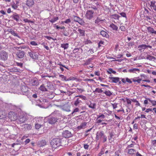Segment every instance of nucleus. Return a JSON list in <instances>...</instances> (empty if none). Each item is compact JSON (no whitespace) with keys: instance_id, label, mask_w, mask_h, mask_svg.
<instances>
[{"instance_id":"obj_34","label":"nucleus","mask_w":156,"mask_h":156,"mask_svg":"<svg viewBox=\"0 0 156 156\" xmlns=\"http://www.w3.org/2000/svg\"><path fill=\"white\" fill-rule=\"evenodd\" d=\"M104 93L106 95L109 97L111 96L112 94V93L109 90L105 91Z\"/></svg>"},{"instance_id":"obj_52","label":"nucleus","mask_w":156,"mask_h":156,"mask_svg":"<svg viewBox=\"0 0 156 156\" xmlns=\"http://www.w3.org/2000/svg\"><path fill=\"white\" fill-rule=\"evenodd\" d=\"M76 97H79L80 98H81L83 100H86V97L85 96L83 95H78Z\"/></svg>"},{"instance_id":"obj_17","label":"nucleus","mask_w":156,"mask_h":156,"mask_svg":"<svg viewBox=\"0 0 156 156\" xmlns=\"http://www.w3.org/2000/svg\"><path fill=\"white\" fill-rule=\"evenodd\" d=\"M87 124V122H82L81 123L80 126H79L77 127V128L79 129H84L85 128Z\"/></svg>"},{"instance_id":"obj_26","label":"nucleus","mask_w":156,"mask_h":156,"mask_svg":"<svg viewBox=\"0 0 156 156\" xmlns=\"http://www.w3.org/2000/svg\"><path fill=\"white\" fill-rule=\"evenodd\" d=\"M128 153L129 154L133 155L136 154V151L134 149H128Z\"/></svg>"},{"instance_id":"obj_54","label":"nucleus","mask_w":156,"mask_h":156,"mask_svg":"<svg viewBox=\"0 0 156 156\" xmlns=\"http://www.w3.org/2000/svg\"><path fill=\"white\" fill-rule=\"evenodd\" d=\"M30 44L33 46H37L38 45L37 43L35 41H33L30 42Z\"/></svg>"},{"instance_id":"obj_39","label":"nucleus","mask_w":156,"mask_h":156,"mask_svg":"<svg viewBox=\"0 0 156 156\" xmlns=\"http://www.w3.org/2000/svg\"><path fill=\"white\" fill-rule=\"evenodd\" d=\"M146 58L150 60H152L153 59H155L156 58L153 56H151L150 55H147L146 57Z\"/></svg>"},{"instance_id":"obj_33","label":"nucleus","mask_w":156,"mask_h":156,"mask_svg":"<svg viewBox=\"0 0 156 156\" xmlns=\"http://www.w3.org/2000/svg\"><path fill=\"white\" fill-rule=\"evenodd\" d=\"M107 71L109 74H111L112 73L115 74L116 73V72L114 70H113L112 68L109 69Z\"/></svg>"},{"instance_id":"obj_42","label":"nucleus","mask_w":156,"mask_h":156,"mask_svg":"<svg viewBox=\"0 0 156 156\" xmlns=\"http://www.w3.org/2000/svg\"><path fill=\"white\" fill-rule=\"evenodd\" d=\"M121 153V151L120 149L116 151L115 153V156H119L120 154Z\"/></svg>"},{"instance_id":"obj_14","label":"nucleus","mask_w":156,"mask_h":156,"mask_svg":"<svg viewBox=\"0 0 156 156\" xmlns=\"http://www.w3.org/2000/svg\"><path fill=\"white\" fill-rule=\"evenodd\" d=\"M63 136L65 138H69L71 136V134L68 130H66L62 133Z\"/></svg>"},{"instance_id":"obj_37","label":"nucleus","mask_w":156,"mask_h":156,"mask_svg":"<svg viewBox=\"0 0 156 156\" xmlns=\"http://www.w3.org/2000/svg\"><path fill=\"white\" fill-rule=\"evenodd\" d=\"M103 20H102L101 18L98 17L97 19L96 20H95V23H96L98 24L100 22H102L103 21Z\"/></svg>"},{"instance_id":"obj_8","label":"nucleus","mask_w":156,"mask_h":156,"mask_svg":"<svg viewBox=\"0 0 156 156\" xmlns=\"http://www.w3.org/2000/svg\"><path fill=\"white\" fill-rule=\"evenodd\" d=\"M50 87V83H47L46 86L44 84L41 85L39 87V89L42 91H48V88Z\"/></svg>"},{"instance_id":"obj_13","label":"nucleus","mask_w":156,"mask_h":156,"mask_svg":"<svg viewBox=\"0 0 156 156\" xmlns=\"http://www.w3.org/2000/svg\"><path fill=\"white\" fill-rule=\"evenodd\" d=\"M25 54V53L24 51H19L16 53V55L18 58H21L24 57Z\"/></svg>"},{"instance_id":"obj_19","label":"nucleus","mask_w":156,"mask_h":156,"mask_svg":"<svg viewBox=\"0 0 156 156\" xmlns=\"http://www.w3.org/2000/svg\"><path fill=\"white\" fill-rule=\"evenodd\" d=\"M109 27L113 30L117 31L118 30V27L113 23H111Z\"/></svg>"},{"instance_id":"obj_53","label":"nucleus","mask_w":156,"mask_h":156,"mask_svg":"<svg viewBox=\"0 0 156 156\" xmlns=\"http://www.w3.org/2000/svg\"><path fill=\"white\" fill-rule=\"evenodd\" d=\"M119 29L122 31H124L126 30V28L124 26H121L119 27Z\"/></svg>"},{"instance_id":"obj_61","label":"nucleus","mask_w":156,"mask_h":156,"mask_svg":"<svg viewBox=\"0 0 156 156\" xmlns=\"http://www.w3.org/2000/svg\"><path fill=\"white\" fill-rule=\"evenodd\" d=\"M16 65L18 66H20V67H22L23 66V64L22 63H19L18 62H16Z\"/></svg>"},{"instance_id":"obj_1","label":"nucleus","mask_w":156,"mask_h":156,"mask_svg":"<svg viewBox=\"0 0 156 156\" xmlns=\"http://www.w3.org/2000/svg\"><path fill=\"white\" fill-rule=\"evenodd\" d=\"M58 119L57 114L53 112L49 116L48 121L49 124L53 125L57 122Z\"/></svg>"},{"instance_id":"obj_55","label":"nucleus","mask_w":156,"mask_h":156,"mask_svg":"<svg viewBox=\"0 0 156 156\" xmlns=\"http://www.w3.org/2000/svg\"><path fill=\"white\" fill-rule=\"evenodd\" d=\"M28 54L30 57H31V58H34V54L33 53L31 52H28Z\"/></svg>"},{"instance_id":"obj_3","label":"nucleus","mask_w":156,"mask_h":156,"mask_svg":"<svg viewBox=\"0 0 156 156\" xmlns=\"http://www.w3.org/2000/svg\"><path fill=\"white\" fill-rule=\"evenodd\" d=\"M96 140H99L100 141H101L102 140H103V143H105L106 141L107 137L105 135L103 131H101L100 132H97L96 137Z\"/></svg>"},{"instance_id":"obj_28","label":"nucleus","mask_w":156,"mask_h":156,"mask_svg":"<svg viewBox=\"0 0 156 156\" xmlns=\"http://www.w3.org/2000/svg\"><path fill=\"white\" fill-rule=\"evenodd\" d=\"M93 59L92 58H89L86 60L84 63L83 65V66H87L91 63V61L93 60Z\"/></svg>"},{"instance_id":"obj_12","label":"nucleus","mask_w":156,"mask_h":156,"mask_svg":"<svg viewBox=\"0 0 156 156\" xmlns=\"http://www.w3.org/2000/svg\"><path fill=\"white\" fill-rule=\"evenodd\" d=\"M105 117V115L103 114L98 116L96 119V123H101L103 119H104Z\"/></svg>"},{"instance_id":"obj_23","label":"nucleus","mask_w":156,"mask_h":156,"mask_svg":"<svg viewBox=\"0 0 156 156\" xmlns=\"http://www.w3.org/2000/svg\"><path fill=\"white\" fill-rule=\"evenodd\" d=\"M34 2L33 0H27V5L28 6H32L34 5Z\"/></svg>"},{"instance_id":"obj_41","label":"nucleus","mask_w":156,"mask_h":156,"mask_svg":"<svg viewBox=\"0 0 156 156\" xmlns=\"http://www.w3.org/2000/svg\"><path fill=\"white\" fill-rule=\"evenodd\" d=\"M81 102V101L79 98H77L75 101L74 105L75 106H77Z\"/></svg>"},{"instance_id":"obj_63","label":"nucleus","mask_w":156,"mask_h":156,"mask_svg":"<svg viewBox=\"0 0 156 156\" xmlns=\"http://www.w3.org/2000/svg\"><path fill=\"white\" fill-rule=\"evenodd\" d=\"M120 14L122 17L126 18V15L125 13V12H122L120 13Z\"/></svg>"},{"instance_id":"obj_51","label":"nucleus","mask_w":156,"mask_h":156,"mask_svg":"<svg viewBox=\"0 0 156 156\" xmlns=\"http://www.w3.org/2000/svg\"><path fill=\"white\" fill-rule=\"evenodd\" d=\"M12 7L14 9H16L18 8V6L16 4L14 3L12 5Z\"/></svg>"},{"instance_id":"obj_5","label":"nucleus","mask_w":156,"mask_h":156,"mask_svg":"<svg viewBox=\"0 0 156 156\" xmlns=\"http://www.w3.org/2000/svg\"><path fill=\"white\" fill-rule=\"evenodd\" d=\"M108 79L110 80L111 83H118L119 85H120L122 84V82L120 80V78L119 77L109 76Z\"/></svg>"},{"instance_id":"obj_29","label":"nucleus","mask_w":156,"mask_h":156,"mask_svg":"<svg viewBox=\"0 0 156 156\" xmlns=\"http://www.w3.org/2000/svg\"><path fill=\"white\" fill-rule=\"evenodd\" d=\"M46 142L45 140H42L38 142V145L40 147H42L46 145Z\"/></svg>"},{"instance_id":"obj_36","label":"nucleus","mask_w":156,"mask_h":156,"mask_svg":"<svg viewBox=\"0 0 156 156\" xmlns=\"http://www.w3.org/2000/svg\"><path fill=\"white\" fill-rule=\"evenodd\" d=\"M127 102V107H129L131 104L132 101L131 99L126 98V101Z\"/></svg>"},{"instance_id":"obj_40","label":"nucleus","mask_w":156,"mask_h":156,"mask_svg":"<svg viewBox=\"0 0 156 156\" xmlns=\"http://www.w3.org/2000/svg\"><path fill=\"white\" fill-rule=\"evenodd\" d=\"M19 120L20 123L24 122L25 120L24 118V117L23 116H20Z\"/></svg>"},{"instance_id":"obj_45","label":"nucleus","mask_w":156,"mask_h":156,"mask_svg":"<svg viewBox=\"0 0 156 156\" xmlns=\"http://www.w3.org/2000/svg\"><path fill=\"white\" fill-rule=\"evenodd\" d=\"M58 17H56L55 18H54L53 19H52L51 20H49L50 22L51 23H53L56 21H57V20H58Z\"/></svg>"},{"instance_id":"obj_44","label":"nucleus","mask_w":156,"mask_h":156,"mask_svg":"<svg viewBox=\"0 0 156 156\" xmlns=\"http://www.w3.org/2000/svg\"><path fill=\"white\" fill-rule=\"evenodd\" d=\"M59 76L62 78V80L67 81L68 80L67 79L66 77L62 75H59Z\"/></svg>"},{"instance_id":"obj_49","label":"nucleus","mask_w":156,"mask_h":156,"mask_svg":"<svg viewBox=\"0 0 156 156\" xmlns=\"http://www.w3.org/2000/svg\"><path fill=\"white\" fill-rule=\"evenodd\" d=\"M151 100L149 98H147L144 101V105H147L148 103V101H149V100Z\"/></svg>"},{"instance_id":"obj_27","label":"nucleus","mask_w":156,"mask_h":156,"mask_svg":"<svg viewBox=\"0 0 156 156\" xmlns=\"http://www.w3.org/2000/svg\"><path fill=\"white\" fill-rule=\"evenodd\" d=\"M69 47V44L68 43H63L61 44V47L63 48L64 50L67 49Z\"/></svg>"},{"instance_id":"obj_10","label":"nucleus","mask_w":156,"mask_h":156,"mask_svg":"<svg viewBox=\"0 0 156 156\" xmlns=\"http://www.w3.org/2000/svg\"><path fill=\"white\" fill-rule=\"evenodd\" d=\"M148 48H151L152 46L150 45H147L146 44H143L139 45L138 47V50L139 51H141L142 50H144Z\"/></svg>"},{"instance_id":"obj_56","label":"nucleus","mask_w":156,"mask_h":156,"mask_svg":"<svg viewBox=\"0 0 156 156\" xmlns=\"http://www.w3.org/2000/svg\"><path fill=\"white\" fill-rule=\"evenodd\" d=\"M79 109L78 108H75L74 109L73 112L72 113L71 115H73V114L74 112H79Z\"/></svg>"},{"instance_id":"obj_30","label":"nucleus","mask_w":156,"mask_h":156,"mask_svg":"<svg viewBox=\"0 0 156 156\" xmlns=\"http://www.w3.org/2000/svg\"><path fill=\"white\" fill-rule=\"evenodd\" d=\"M6 117L5 112L2 111L0 112V119H2Z\"/></svg>"},{"instance_id":"obj_11","label":"nucleus","mask_w":156,"mask_h":156,"mask_svg":"<svg viewBox=\"0 0 156 156\" xmlns=\"http://www.w3.org/2000/svg\"><path fill=\"white\" fill-rule=\"evenodd\" d=\"M82 51V49L80 48H76L73 50V52L76 56L79 55L81 54Z\"/></svg>"},{"instance_id":"obj_9","label":"nucleus","mask_w":156,"mask_h":156,"mask_svg":"<svg viewBox=\"0 0 156 156\" xmlns=\"http://www.w3.org/2000/svg\"><path fill=\"white\" fill-rule=\"evenodd\" d=\"M41 121L42 120L40 118L37 119L36 123L35 124V127L36 129H38L43 126V125L41 123Z\"/></svg>"},{"instance_id":"obj_22","label":"nucleus","mask_w":156,"mask_h":156,"mask_svg":"<svg viewBox=\"0 0 156 156\" xmlns=\"http://www.w3.org/2000/svg\"><path fill=\"white\" fill-rule=\"evenodd\" d=\"M134 83L137 82L138 83H140L142 80V79L140 78L139 77H135L132 79Z\"/></svg>"},{"instance_id":"obj_4","label":"nucleus","mask_w":156,"mask_h":156,"mask_svg":"<svg viewBox=\"0 0 156 156\" xmlns=\"http://www.w3.org/2000/svg\"><path fill=\"white\" fill-rule=\"evenodd\" d=\"M8 57V53L4 50H2L0 51V60L2 61L6 60Z\"/></svg>"},{"instance_id":"obj_60","label":"nucleus","mask_w":156,"mask_h":156,"mask_svg":"<svg viewBox=\"0 0 156 156\" xmlns=\"http://www.w3.org/2000/svg\"><path fill=\"white\" fill-rule=\"evenodd\" d=\"M151 144L154 146H156V140H152Z\"/></svg>"},{"instance_id":"obj_6","label":"nucleus","mask_w":156,"mask_h":156,"mask_svg":"<svg viewBox=\"0 0 156 156\" xmlns=\"http://www.w3.org/2000/svg\"><path fill=\"white\" fill-rule=\"evenodd\" d=\"M8 117L11 121H13L16 120L18 118L17 114L12 112H10L9 113Z\"/></svg>"},{"instance_id":"obj_38","label":"nucleus","mask_w":156,"mask_h":156,"mask_svg":"<svg viewBox=\"0 0 156 156\" xmlns=\"http://www.w3.org/2000/svg\"><path fill=\"white\" fill-rule=\"evenodd\" d=\"M32 84L33 86H37L39 84V82L37 80H34Z\"/></svg>"},{"instance_id":"obj_48","label":"nucleus","mask_w":156,"mask_h":156,"mask_svg":"<svg viewBox=\"0 0 156 156\" xmlns=\"http://www.w3.org/2000/svg\"><path fill=\"white\" fill-rule=\"evenodd\" d=\"M71 22V20L70 19H68L66 20L65 21H62V23H66L67 24Z\"/></svg>"},{"instance_id":"obj_50","label":"nucleus","mask_w":156,"mask_h":156,"mask_svg":"<svg viewBox=\"0 0 156 156\" xmlns=\"http://www.w3.org/2000/svg\"><path fill=\"white\" fill-rule=\"evenodd\" d=\"M131 80H132V79H130L128 77L126 78V82L129 83L131 84L132 83V82Z\"/></svg>"},{"instance_id":"obj_32","label":"nucleus","mask_w":156,"mask_h":156,"mask_svg":"<svg viewBox=\"0 0 156 156\" xmlns=\"http://www.w3.org/2000/svg\"><path fill=\"white\" fill-rule=\"evenodd\" d=\"M77 30L80 33V36H85V31L84 30L80 29H78Z\"/></svg>"},{"instance_id":"obj_24","label":"nucleus","mask_w":156,"mask_h":156,"mask_svg":"<svg viewBox=\"0 0 156 156\" xmlns=\"http://www.w3.org/2000/svg\"><path fill=\"white\" fill-rule=\"evenodd\" d=\"M100 34L103 37H104L108 38L109 37V35L104 30L101 31L100 32Z\"/></svg>"},{"instance_id":"obj_43","label":"nucleus","mask_w":156,"mask_h":156,"mask_svg":"<svg viewBox=\"0 0 156 156\" xmlns=\"http://www.w3.org/2000/svg\"><path fill=\"white\" fill-rule=\"evenodd\" d=\"M96 106V104L95 103H90L89 105V107L92 109H94Z\"/></svg>"},{"instance_id":"obj_20","label":"nucleus","mask_w":156,"mask_h":156,"mask_svg":"<svg viewBox=\"0 0 156 156\" xmlns=\"http://www.w3.org/2000/svg\"><path fill=\"white\" fill-rule=\"evenodd\" d=\"M147 29L149 33L156 35V31L154 30L153 28L150 27H147Z\"/></svg>"},{"instance_id":"obj_18","label":"nucleus","mask_w":156,"mask_h":156,"mask_svg":"<svg viewBox=\"0 0 156 156\" xmlns=\"http://www.w3.org/2000/svg\"><path fill=\"white\" fill-rule=\"evenodd\" d=\"M24 128L25 130H29L31 129L32 126L31 124H25L23 125Z\"/></svg>"},{"instance_id":"obj_25","label":"nucleus","mask_w":156,"mask_h":156,"mask_svg":"<svg viewBox=\"0 0 156 156\" xmlns=\"http://www.w3.org/2000/svg\"><path fill=\"white\" fill-rule=\"evenodd\" d=\"M153 111L154 113L156 114V108H148L146 109L145 112L147 113H148L149 112H152Z\"/></svg>"},{"instance_id":"obj_64","label":"nucleus","mask_w":156,"mask_h":156,"mask_svg":"<svg viewBox=\"0 0 156 156\" xmlns=\"http://www.w3.org/2000/svg\"><path fill=\"white\" fill-rule=\"evenodd\" d=\"M78 23L82 25L84 24V22L83 20L82 19H81L80 20V21L78 22Z\"/></svg>"},{"instance_id":"obj_58","label":"nucleus","mask_w":156,"mask_h":156,"mask_svg":"<svg viewBox=\"0 0 156 156\" xmlns=\"http://www.w3.org/2000/svg\"><path fill=\"white\" fill-rule=\"evenodd\" d=\"M23 20L25 23H33V21L28 20L27 19H24Z\"/></svg>"},{"instance_id":"obj_47","label":"nucleus","mask_w":156,"mask_h":156,"mask_svg":"<svg viewBox=\"0 0 156 156\" xmlns=\"http://www.w3.org/2000/svg\"><path fill=\"white\" fill-rule=\"evenodd\" d=\"M149 102H150L152 104V105L153 106H154L156 105V101L150 100Z\"/></svg>"},{"instance_id":"obj_31","label":"nucleus","mask_w":156,"mask_h":156,"mask_svg":"<svg viewBox=\"0 0 156 156\" xmlns=\"http://www.w3.org/2000/svg\"><path fill=\"white\" fill-rule=\"evenodd\" d=\"M111 17L112 18L118 20H119V18L120 17L119 16L116 14L112 15L111 16Z\"/></svg>"},{"instance_id":"obj_35","label":"nucleus","mask_w":156,"mask_h":156,"mask_svg":"<svg viewBox=\"0 0 156 156\" xmlns=\"http://www.w3.org/2000/svg\"><path fill=\"white\" fill-rule=\"evenodd\" d=\"M9 33H10L12 35H13L15 36H16L19 37V36L15 32L14 30H10L8 31Z\"/></svg>"},{"instance_id":"obj_57","label":"nucleus","mask_w":156,"mask_h":156,"mask_svg":"<svg viewBox=\"0 0 156 156\" xmlns=\"http://www.w3.org/2000/svg\"><path fill=\"white\" fill-rule=\"evenodd\" d=\"M79 18H80V17H79L78 16H73L74 20L75 22H77V21L79 19Z\"/></svg>"},{"instance_id":"obj_62","label":"nucleus","mask_w":156,"mask_h":156,"mask_svg":"<svg viewBox=\"0 0 156 156\" xmlns=\"http://www.w3.org/2000/svg\"><path fill=\"white\" fill-rule=\"evenodd\" d=\"M120 80H121L122 83H126V78H120Z\"/></svg>"},{"instance_id":"obj_46","label":"nucleus","mask_w":156,"mask_h":156,"mask_svg":"<svg viewBox=\"0 0 156 156\" xmlns=\"http://www.w3.org/2000/svg\"><path fill=\"white\" fill-rule=\"evenodd\" d=\"M104 151H105L104 148V147H103L101 149L100 153H98V156H101L103 154H104Z\"/></svg>"},{"instance_id":"obj_59","label":"nucleus","mask_w":156,"mask_h":156,"mask_svg":"<svg viewBox=\"0 0 156 156\" xmlns=\"http://www.w3.org/2000/svg\"><path fill=\"white\" fill-rule=\"evenodd\" d=\"M95 91L99 93H102L103 91L101 89L98 88H97Z\"/></svg>"},{"instance_id":"obj_16","label":"nucleus","mask_w":156,"mask_h":156,"mask_svg":"<svg viewBox=\"0 0 156 156\" xmlns=\"http://www.w3.org/2000/svg\"><path fill=\"white\" fill-rule=\"evenodd\" d=\"M128 72L131 73H136V72L139 73L140 71V69L137 68H132L131 69H129L128 70Z\"/></svg>"},{"instance_id":"obj_21","label":"nucleus","mask_w":156,"mask_h":156,"mask_svg":"<svg viewBox=\"0 0 156 156\" xmlns=\"http://www.w3.org/2000/svg\"><path fill=\"white\" fill-rule=\"evenodd\" d=\"M156 2L155 1H152L151 2L150 6L156 12V5H155Z\"/></svg>"},{"instance_id":"obj_15","label":"nucleus","mask_w":156,"mask_h":156,"mask_svg":"<svg viewBox=\"0 0 156 156\" xmlns=\"http://www.w3.org/2000/svg\"><path fill=\"white\" fill-rule=\"evenodd\" d=\"M11 17L17 22H18L20 19V15L16 12H14Z\"/></svg>"},{"instance_id":"obj_2","label":"nucleus","mask_w":156,"mask_h":156,"mask_svg":"<svg viewBox=\"0 0 156 156\" xmlns=\"http://www.w3.org/2000/svg\"><path fill=\"white\" fill-rule=\"evenodd\" d=\"M51 147L54 149H56L61 145V140L60 138L53 139L50 142Z\"/></svg>"},{"instance_id":"obj_7","label":"nucleus","mask_w":156,"mask_h":156,"mask_svg":"<svg viewBox=\"0 0 156 156\" xmlns=\"http://www.w3.org/2000/svg\"><path fill=\"white\" fill-rule=\"evenodd\" d=\"M94 12L91 10H87L85 16L88 19L91 20L93 17Z\"/></svg>"}]
</instances>
